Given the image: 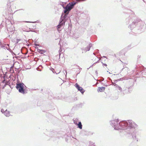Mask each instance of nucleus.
I'll list each match as a JSON object with an SVG mask.
<instances>
[{"label":"nucleus","instance_id":"nucleus-15","mask_svg":"<svg viewBox=\"0 0 146 146\" xmlns=\"http://www.w3.org/2000/svg\"><path fill=\"white\" fill-rule=\"evenodd\" d=\"M35 84H36L35 83H35H33V82H32V83H31V86L32 87H33V88H35V86H36V85H35Z\"/></svg>","mask_w":146,"mask_h":146},{"label":"nucleus","instance_id":"nucleus-9","mask_svg":"<svg viewBox=\"0 0 146 146\" xmlns=\"http://www.w3.org/2000/svg\"><path fill=\"white\" fill-rule=\"evenodd\" d=\"M105 88L104 87H99L98 88V92H102L104 91Z\"/></svg>","mask_w":146,"mask_h":146},{"label":"nucleus","instance_id":"nucleus-21","mask_svg":"<svg viewBox=\"0 0 146 146\" xmlns=\"http://www.w3.org/2000/svg\"><path fill=\"white\" fill-rule=\"evenodd\" d=\"M74 123L76 124V125H77L78 124L76 122V121L75 120H74Z\"/></svg>","mask_w":146,"mask_h":146},{"label":"nucleus","instance_id":"nucleus-14","mask_svg":"<svg viewBox=\"0 0 146 146\" xmlns=\"http://www.w3.org/2000/svg\"><path fill=\"white\" fill-rule=\"evenodd\" d=\"M90 46H89L86 47V48L85 49V50L86 51H89L90 50Z\"/></svg>","mask_w":146,"mask_h":146},{"label":"nucleus","instance_id":"nucleus-13","mask_svg":"<svg viewBox=\"0 0 146 146\" xmlns=\"http://www.w3.org/2000/svg\"><path fill=\"white\" fill-rule=\"evenodd\" d=\"M77 125H78V127L80 129H82V125L81 122H79L78 124Z\"/></svg>","mask_w":146,"mask_h":146},{"label":"nucleus","instance_id":"nucleus-1","mask_svg":"<svg viewBox=\"0 0 146 146\" xmlns=\"http://www.w3.org/2000/svg\"><path fill=\"white\" fill-rule=\"evenodd\" d=\"M25 85L23 83L18 82L16 84V88L19 92L24 94L25 92Z\"/></svg>","mask_w":146,"mask_h":146},{"label":"nucleus","instance_id":"nucleus-10","mask_svg":"<svg viewBox=\"0 0 146 146\" xmlns=\"http://www.w3.org/2000/svg\"><path fill=\"white\" fill-rule=\"evenodd\" d=\"M4 114L6 117H9L10 116V114L9 113V112L7 111V110L5 111L4 112Z\"/></svg>","mask_w":146,"mask_h":146},{"label":"nucleus","instance_id":"nucleus-24","mask_svg":"<svg viewBox=\"0 0 146 146\" xmlns=\"http://www.w3.org/2000/svg\"><path fill=\"white\" fill-rule=\"evenodd\" d=\"M5 80H3V81H2V82L4 83V82H5Z\"/></svg>","mask_w":146,"mask_h":146},{"label":"nucleus","instance_id":"nucleus-2","mask_svg":"<svg viewBox=\"0 0 146 146\" xmlns=\"http://www.w3.org/2000/svg\"><path fill=\"white\" fill-rule=\"evenodd\" d=\"M76 3H74V4H73L72 3H69L68 4L65 8V10L64 11V13H66L67 12L73 8V6Z\"/></svg>","mask_w":146,"mask_h":146},{"label":"nucleus","instance_id":"nucleus-7","mask_svg":"<svg viewBox=\"0 0 146 146\" xmlns=\"http://www.w3.org/2000/svg\"><path fill=\"white\" fill-rule=\"evenodd\" d=\"M8 3L7 4V7H9L8 8V14H11V13L12 12V10L11 9V5H10V0H8Z\"/></svg>","mask_w":146,"mask_h":146},{"label":"nucleus","instance_id":"nucleus-27","mask_svg":"<svg viewBox=\"0 0 146 146\" xmlns=\"http://www.w3.org/2000/svg\"><path fill=\"white\" fill-rule=\"evenodd\" d=\"M37 46H38V44H37Z\"/></svg>","mask_w":146,"mask_h":146},{"label":"nucleus","instance_id":"nucleus-8","mask_svg":"<svg viewBox=\"0 0 146 146\" xmlns=\"http://www.w3.org/2000/svg\"><path fill=\"white\" fill-rule=\"evenodd\" d=\"M37 52L41 54H43L44 52H46V51L45 50L37 49Z\"/></svg>","mask_w":146,"mask_h":146},{"label":"nucleus","instance_id":"nucleus-22","mask_svg":"<svg viewBox=\"0 0 146 146\" xmlns=\"http://www.w3.org/2000/svg\"><path fill=\"white\" fill-rule=\"evenodd\" d=\"M20 31H25V30H23L22 29V28H21V29H20Z\"/></svg>","mask_w":146,"mask_h":146},{"label":"nucleus","instance_id":"nucleus-5","mask_svg":"<svg viewBox=\"0 0 146 146\" xmlns=\"http://www.w3.org/2000/svg\"><path fill=\"white\" fill-rule=\"evenodd\" d=\"M120 126L123 128L126 127L127 126V122L125 121L121 122L119 123Z\"/></svg>","mask_w":146,"mask_h":146},{"label":"nucleus","instance_id":"nucleus-12","mask_svg":"<svg viewBox=\"0 0 146 146\" xmlns=\"http://www.w3.org/2000/svg\"><path fill=\"white\" fill-rule=\"evenodd\" d=\"M62 22H61L57 26V29L58 31H59L58 29H60V27H61V26L63 25V23H61Z\"/></svg>","mask_w":146,"mask_h":146},{"label":"nucleus","instance_id":"nucleus-25","mask_svg":"<svg viewBox=\"0 0 146 146\" xmlns=\"http://www.w3.org/2000/svg\"><path fill=\"white\" fill-rule=\"evenodd\" d=\"M25 22H26V23H29V22H30L29 21H26Z\"/></svg>","mask_w":146,"mask_h":146},{"label":"nucleus","instance_id":"nucleus-16","mask_svg":"<svg viewBox=\"0 0 146 146\" xmlns=\"http://www.w3.org/2000/svg\"><path fill=\"white\" fill-rule=\"evenodd\" d=\"M5 45L6 44H4L2 45H1V44H0V46L1 48L5 49Z\"/></svg>","mask_w":146,"mask_h":146},{"label":"nucleus","instance_id":"nucleus-11","mask_svg":"<svg viewBox=\"0 0 146 146\" xmlns=\"http://www.w3.org/2000/svg\"><path fill=\"white\" fill-rule=\"evenodd\" d=\"M5 49H7V50H11V49L9 47V44H6Z\"/></svg>","mask_w":146,"mask_h":146},{"label":"nucleus","instance_id":"nucleus-20","mask_svg":"<svg viewBox=\"0 0 146 146\" xmlns=\"http://www.w3.org/2000/svg\"><path fill=\"white\" fill-rule=\"evenodd\" d=\"M34 45H35V48H36V42L35 41V42Z\"/></svg>","mask_w":146,"mask_h":146},{"label":"nucleus","instance_id":"nucleus-19","mask_svg":"<svg viewBox=\"0 0 146 146\" xmlns=\"http://www.w3.org/2000/svg\"><path fill=\"white\" fill-rule=\"evenodd\" d=\"M1 112L2 113H4V112H5V111H4V110H3V109H2L1 110Z\"/></svg>","mask_w":146,"mask_h":146},{"label":"nucleus","instance_id":"nucleus-23","mask_svg":"<svg viewBox=\"0 0 146 146\" xmlns=\"http://www.w3.org/2000/svg\"><path fill=\"white\" fill-rule=\"evenodd\" d=\"M36 57H35V58H34V61H36Z\"/></svg>","mask_w":146,"mask_h":146},{"label":"nucleus","instance_id":"nucleus-4","mask_svg":"<svg viewBox=\"0 0 146 146\" xmlns=\"http://www.w3.org/2000/svg\"><path fill=\"white\" fill-rule=\"evenodd\" d=\"M127 127L131 128L135 127L137 126V125L134 122H133L131 120H128L127 122Z\"/></svg>","mask_w":146,"mask_h":146},{"label":"nucleus","instance_id":"nucleus-6","mask_svg":"<svg viewBox=\"0 0 146 146\" xmlns=\"http://www.w3.org/2000/svg\"><path fill=\"white\" fill-rule=\"evenodd\" d=\"M75 85H76V87L78 90L80 91L82 93H83L84 92V91L83 88L82 87H80L77 83H76L75 84Z\"/></svg>","mask_w":146,"mask_h":146},{"label":"nucleus","instance_id":"nucleus-3","mask_svg":"<svg viewBox=\"0 0 146 146\" xmlns=\"http://www.w3.org/2000/svg\"><path fill=\"white\" fill-rule=\"evenodd\" d=\"M7 30L8 32H9V35L8 37L9 38H11V36L12 35V34L14 33V31L15 30V28L13 27V26H11V27H7Z\"/></svg>","mask_w":146,"mask_h":146},{"label":"nucleus","instance_id":"nucleus-26","mask_svg":"<svg viewBox=\"0 0 146 146\" xmlns=\"http://www.w3.org/2000/svg\"><path fill=\"white\" fill-rule=\"evenodd\" d=\"M34 90H36V89H34Z\"/></svg>","mask_w":146,"mask_h":146},{"label":"nucleus","instance_id":"nucleus-18","mask_svg":"<svg viewBox=\"0 0 146 146\" xmlns=\"http://www.w3.org/2000/svg\"><path fill=\"white\" fill-rule=\"evenodd\" d=\"M21 40V39H17V42H16V43H18L19 42V41H20Z\"/></svg>","mask_w":146,"mask_h":146},{"label":"nucleus","instance_id":"nucleus-17","mask_svg":"<svg viewBox=\"0 0 146 146\" xmlns=\"http://www.w3.org/2000/svg\"><path fill=\"white\" fill-rule=\"evenodd\" d=\"M8 83H9V82H6V83H5V84L4 85V86H3V89L4 88V87L6 86V85L8 84Z\"/></svg>","mask_w":146,"mask_h":146}]
</instances>
